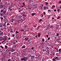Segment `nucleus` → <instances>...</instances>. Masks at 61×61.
<instances>
[{"label": "nucleus", "instance_id": "1", "mask_svg": "<svg viewBox=\"0 0 61 61\" xmlns=\"http://www.w3.org/2000/svg\"><path fill=\"white\" fill-rule=\"evenodd\" d=\"M27 59V58L25 57L23 58V59H21L22 61H25Z\"/></svg>", "mask_w": 61, "mask_h": 61}, {"label": "nucleus", "instance_id": "2", "mask_svg": "<svg viewBox=\"0 0 61 61\" xmlns=\"http://www.w3.org/2000/svg\"><path fill=\"white\" fill-rule=\"evenodd\" d=\"M59 32H57L56 34V36L57 37L58 36H59Z\"/></svg>", "mask_w": 61, "mask_h": 61}, {"label": "nucleus", "instance_id": "3", "mask_svg": "<svg viewBox=\"0 0 61 61\" xmlns=\"http://www.w3.org/2000/svg\"><path fill=\"white\" fill-rule=\"evenodd\" d=\"M15 50L13 49H12L10 50V51H11V52H13Z\"/></svg>", "mask_w": 61, "mask_h": 61}, {"label": "nucleus", "instance_id": "4", "mask_svg": "<svg viewBox=\"0 0 61 61\" xmlns=\"http://www.w3.org/2000/svg\"><path fill=\"white\" fill-rule=\"evenodd\" d=\"M0 6V8H2V7H3L4 6V5H1Z\"/></svg>", "mask_w": 61, "mask_h": 61}, {"label": "nucleus", "instance_id": "5", "mask_svg": "<svg viewBox=\"0 0 61 61\" xmlns=\"http://www.w3.org/2000/svg\"><path fill=\"white\" fill-rule=\"evenodd\" d=\"M3 13L4 14H5V13H6V11H3Z\"/></svg>", "mask_w": 61, "mask_h": 61}, {"label": "nucleus", "instance_id": "6", "mask_svg": "<svg viewBox=\"0 0 61 61\" xmlns=\"http://www.w3.org/2000/svg\"><path fill=\"white\" fill-rule=\"evenodd\" d=\"M39 27H40V26H39L37 28V29L38 30L39 29Z\"/></svg>", "mask_w": 61, "mask_h": 61}, {"label": "nucleus", "instance_id": "7", "mask_svg": "<svg viewBox=\"0 0 61 61\" xmlns=\"http://www.w3.org/2000/svg\"><path fill=\"white\" fill-rule=\"evenodd\" d=\"M49 49V47H46V49L47 50H48V49Z\"/></svg>", "mask_w": 61, "mask_h": 61}, {"label": "nucleus", "instance_id": "8", "mask_svg": "<svg viewBox=\"0 0 61 61\" xmlns=\"http://www.w3.org/2000/svg\"><path fill=\"white\" fill-rule=\"evenodd\" d=\"M3 26L4 27H6V25H5V24H4V25H3Z\"/></svg>", "mask_w": 61, "mask_h": 61}, {"label": "nucleus", "instance_id": "9", "mask_svg": "<svg viewBox=\"0 0 61 61\" xmlns=\"http://www.w3.org/2000/svg\"><path fill=\"white\" fill-rule=\"evenodd\" d=\"M47 53H48V54H49V53H50V51H47Z\"/></svg>", "mask_w": 61, "mask_h": 61}, {"label": "nucleus", "instance_id": "10", "mask_svg": "<svg viewBox=\"0 0 61 61\" xmlns=\"http://www.w3.org/2000/svg\"><path fill=\"white\" fill-rule=\"evenodd\" d=\"M3 26H2V25H1V24H0V27H3Z\"/></svg>", "mask_w": 61, "mask_h": 61}, {"label": "nucleus", "instance_id": "11", "mask_svg": "<svg viewBox=\"0 0 61 61\" xmlns=\"http://www.w3.org/2000/svg\"><path fill=\"white\" fill-rule=\"evenodd\" d=\"M14 19H12V20H11V22H13V21H14Z\"/></svg>", "mask_w": 61, "mask_h": 61}, {"label": "nucleus", "instance_id": "12", "mask_svg": "<svg viewBox=\"0 0 61 61\" xmlns=\"http://www.w3.org/2000/svg\"><path fill=\"white\" fill-rule=\"evenodd\" d=\"M0 19H1V20H3V17H1L0 18Z\"/></svg>", "mask_w": 61, "mask_h": 61}, {"label": "nucleus", "instance_id": "13", "mask_svg": "<svg viewBox=\"0 0 61 61\" xmlns=\"http://www.w3.org/2000/svg\"><path fill=\"white\" fill-rule=\"evenodd\" d=\"M24 28H26V25H25L24 26Z\"/></svg>", "mask_w": 61, "mask_h": 61}, {"label": "nucleus", "instance_id": "14", "mask_svg": "<svg viewBox=\"0 0 61 61\" xmlns=\"http://www.w3.org/2000/svg\"><path fill=\"white\" fill-rule=\"evenodd\" d=\"M4 11V10H1V12L2 13V12H3Z\"/></svg>", "mask_w": 61, "mask_h": 61}, {"label": "nucleus", "instance_id": "15", "mask_svg": "<svg viewBox=\"0 0 61 61\" xmlns=\"http://www.w3.org/2000/svg\"><path fill=\"white\" fill-rule=\"evenodd\" d=\"M3 34V32H2L0 33V35H1L2 34Z\"/></svg>", "mask_w": 61, "mask_h": 61}, {"label": "nucleus", "instance_id": "16", "mask_svg": "<svg viewBox=\"0 0 61 61\" xmlns=\"http://www.w3.org/2000/svg\"><path fill=\"white\" fill-rule=\"evenodd\" d=\"M49 12H51V10H48V12L49 13Z\"/></svg>", "mask_w": 61, "mask_h": 61}, {"label": "nucleus", "instance_id": "17", "mask_svg": "<svg viewBox=\"0 0 61 61\" xmlns=\"http://www.w3.org/2000/svg\"><path fill=\"white\" fill-rule=\"evenodd\" d=\"M35 15V14L34 13H33L32 14V16H33V15Z\"/></svg>", "mask_w": 61, "mask_h": 61}, {"label": "nucleus", "instance_id": "18", "mask_svg": "<svg viewBox=\"0 0 61 61\" xmlns=\"http://www.w3.org/2000/svg\"><path fill=\"white\" fill-rule=\"evenodd\" d=\"M12 37H14V36H15V34H13V35H12Z\"/></svg>", "mask_w": 61, "mask_h": 61}, {"label": "nucleus", "instance_id": "19", "mask_svg": "<svg viewBox=\"0 0 61 61\" xmlns=\"http://www.w3.org/2000/svg\"><path fill=\"white\" fill-rule=\"evenodd\" d=\"M0 14L1 15V16H2V15H3V13H0Z\"/></svg>", "mask_w": 61, "mask_h": 61}, {"label": "nucleus", "instance_id": "20", "mask_svg": "<svg viewBox=\"0 0 61 61\" xmlns=\"http://www.w3.org/2000/svg\"><path fill=\"white\" fill-rule=\"evenodd\" d=\"M45 3L46 4V5H47V4H48V3L47 2H46Z\"/></svg>", "mask_w": 61, "mask_h": 61}, {"label": "nucleus", "instance_id": "21", "mask_svg": "<svg viewBox=\"0 0 61 61\" xmlns=\"http://www.w3.org/2000/svg\"><path fill=\"white\" fill-rule=\"evenodd\" d=\"M5 47L6 49H7V46H5Z\"/></svg>", "mask_w": 61, "mask_h": 61}, {"label": "nucleus", "instance_id": "22", "mask_svg": "<svg viewBox=\"0 0 61 61\" xmlns=\"http://www.w3.org/2000/svg\"><path fill=\"white\" fill-rule=\"evenodd\" d=\"M60 18V17H58L57 18V19H59V18Z\"/></svg>", "mask_w": 61, "mask_h": 61}, {"label": "nucleus", "instance_id": "23", "mask_svg": "<svg viewBox=\"0 0 61 61\" xmlns=\"http://www.w3.org/2000/svg\"><path fill=\"white\" fill-rule=\"evenodd\" d=\"M20 15H23V12L22 13H20Z\"/></svg>", "mask_w": 61, "mask_h": 61}, {"label": "nucleus", "instance_id": "24", "mask_svg": "<svg viewBox=\"0 0 61 61\" xmlns=\"http://www.w3.org/2000/svg\"><path fill=\"white\" fill-rule=\"evenodd\" d=\"M16 33H19V32H18L17 31H16Z\"/></svg>", "mask_w": 61, "mask_h": 61}, {"label": "nucleus", "instance_id": "25", "mask_svg": "<svg viewBox=\"0 0 61 61\" xmlns=\"http://www.w3.org/2000/svg\"><path fill=\"white\" fill-rule=\"evenodd\" d=\"M46 9H48V7H46Z\"/></svg>", "mask_w": 61, "mask_h": 61}, {"label": "nucleus", "instance_id": "26", "mask_svg": "<svg viewBox=\"0 0 61 61\" xmlns=\"http://www.w3.org/2000/svg\"><path fill=\"white\" fill-rule=\"evenodd\" d=\"M60 10V9H57V11H58V12H59V11Z\"/></svg>", "mask_w": 61, "mask_h": 61}, {"label": "nucleus", "instance_id": "27", "mask_svg": "<svg viewBox=\"0 0 61 61\" xmlns=\"http://www.w3.org/2000/svg\"><path fill=\"white\" fill-rule=\"evenodd\" d=\"M13 44H15V42H14L13 43Z\"/></svg>", "mask_w": 61, "mask_h": 61}, {"label": "nucleus", "instance_id": "28", "mask_svg": "<svg viewBox=\"0 0 61 61\" xmlns=\"http://www.w3.org/2000/svg\"><path fill=\"white\" fill-rule=\"evenodd\" d=\"M4 18H5V19H6V17L5 16L4 17Z\"/></svg>", "mask_w": 61, "mask_h": 61}, {"label": "nucleus", "instance_id": "29", "mask_svg": "<svg viewBox=\"0 0 61 61\" xmlns=\"http://www.w3.org/2000/svg\"><path fill=\"white\" fill-rule=\"evenodd\" d=\"M38 36L39 37H40V35H39V33H38Z\"/></svg>", "mask_w": 61, "mask_h": 61}, {"label": "nucleus", "instance_id": "30", "mask_svg": "<svg viewBox=\"0 0 61 61\" xmlns=\"http://www.w3.org/2000/svg\"><path fill=\"white\" fill-rule=\"evenodd\" d=\"M61 51V49H59V52H60V51Z\"/></svg>", "mask_w": 61, "mask_h": 61}, {"label": "nucleus", "instance_id": "31", "mask_svg": "<svg viewBox=\"0 0 61 61\" xmlns=\"http://www.w3.org/2000/svg\"><path fill=\"white\" fill-rule=\"evenodd\" d=\"M44 40V39H42V41H43V42H44V41H45Z\"/></svg>", "mask_w": 61, "mask_h": 61}, {"label": "nucleus", "instance_id": "32", "mask_svg": "<svg viewBox=\"0 0 61 61\" xmlns=\"http://www.w3.org/2000/svg\"><path fill=\"white\" fill-rule=\"evenodd\" d=\"M53 61H55V59H54V58H53Z\"/></svg>", "mask_w": 61, "mask_h": 61}, {"label": "nucleus", "instance_id": "33", "mask_svg": "<svg viewBox=\"0 0 61 61\" xmlns=\"http://www.w3.org/2000/svg\"><path fill=\"white\" fill-rule=\"evenodd\" d=\"M5 41H2L1 42V43H3V42H5Z\"/></svg>", "mask_w": 61, "mask_h": 61}, {"label": "nucleus", "instance_id": "34", "mask_svg": "<svg viewBox=\"0 0 61 61\" xmlns=\"http://www.w3.org/2000/svg\"><path fill=\"white\" fill-rule=\"evenodd\" d=\"M4 28H5V29H6V27H4Z\"/></svg>", "mask_w": 61, "mask_h": 61}, {"label": "nucleus", "instance_id": "35", "mask_svg": "<svg viewBox=\"0 0 61 61\" xmlns=\"http://www.w3.org/2000/svg\"><path fill=\"white\" fill-rule=\"evenodd\" d=\"M44 15H46V12H44Z\"/></svg>", "mask_w": 61, "mask_h": 61}, {"label": "nucleus", "instance_id": "36", "mask_svg": "<svg viewBox=\"0 0 61 61\" xmlns=\"http://www.w3.org/2000/svg\"><path fill=\"white\" fill-rule=\"evenodd\" d=\"M36 59H38V57H36Z\"/></svg>", "mask_w": 61, "mask_h": 61}, {"label": "nucleus", "instance_id": "37", "mask_svg": "<svg viewBox=\"0 0 61 61\" xmlns=\"http://www.w3.org/2000/svg\"><path fill=\"white\" fill-rule=\"evenodd\" d=\"M54 11H55V12H56V10L55 9L54 10Z\"/></svg>", "mask_w": 61, "mask_h": 61}, {"label": "nucleus", "instance_id": "38", "mask_svg": "<svg viewBox=\"0 0 61 61\" xmlns=\"http://www.w3.org/2000/svg\"><path fill=\"white\" fill-rule=\"evenodd\" d=\"M46 36H47V38H48V35H47Z\"/></svg>", "mask_w": 61, "mask_h": 61}, {"label": "nucleus", "instance_id": "39", "mask_svg": "<svg viewBox=\"0 0 61 61\" xmlns=\"http://www.w3.org/2000/svg\"><path fill=\"white\" fill-rule=\"evenodd\" d=\"M50 37H48V40H50Z\"/></svg>", "mask_w": 61, "mask_h": 61}, {"label": "nucleus", "instance_id": "40", "mask_svg": "<svg viewBox=\"0 0 61 61\" xmlns=\"http://www.w3.org/2000/svg\"><path fill=\"white\" fill-rule=\"evenodd\" d=\"M25 12H23V15H25Z\"/></svg>", "mask_w": 61, "mask_h": 61}, {"label": "nucleus", "instance_id": "41", "mask_svg": "<svg viewBox=\"0 0 61 61\" xmlns=\"http://www.w3.org/2000/svg\"><path fill=\"white\" fill-rule=\"evenodd\" d=\"M48 28H49V27H48L46 29V30H47V29H48Z\"/></svg>", "mask_w": 61, "mask_h": 61}, {"label": "nucleus", "instance_id": "42", "mask_svg": "<svg viewBox=\"0 0 61 61\" xmlns=\"http://www.w3.org/2000/svg\"><path fill=\"white\" fill-rule=\"evenodd\" d=\"M43 52H45V49H43Z\"/></svg>", "mask_w": 61, "mask_h": 61}, {"label": "nucleus", "instance_id": "43", "mask_svg": "<svg viewBox=\"0 0 61 61\" xmlns=\"http://www.w3.org/2000/svg\"><path fill=\"white\" fill-rule=\"evenodd\" d=\"M56 50H57V52H58V49H56Z\"/></svg>", "mask_w": 61, "mask_h": 61}, {"label": "nucleus", "instance_id": "44", "mask_svg": "<svg viewBox=\"0 0 61 61\" xmlns=\"http://www.w3.org/2000/svg\"><path fill=\"white\" fill-rule=\"evenodd\" d=\"M34 49V47L31 48V49Z\"/></svg>", "mask_w": 61, "mask_h": 61}, {"label": "nucleus", "instance_id": "45", "mask_svg": "<svg viewBox=\"0 0 61 61\" xmlns=\"http://www.w3.org/2000/svg\"><path fill=\"white\" fill-rule=\"evenodd\" d=\"M10 10V11H12V9H11Z\"/></svg>", "mask_w": 61, "mask_h": 61}, {"label": "nucleus", "instance_id": "46", "mask_svg": "<svg viewBox=\"0 0 61 61\" xmlns=\"http://www.w3.org/2000/svg\"><path fill=\"white\" fill-rule=\"evenodd\" d=\"M56 59H57V58H58V57H56Z\"/></svg>", "mask_w": 61, "mask_h": 61}, {"label": "nucleus", "instance_id": "47", "mask_svg": "<svg viewBox=\"0 0 61 61\" xmlns=\"http://www.w3.org/2000/svg\"><path fill=\"white\" fill-rule=\"evenodd\" d=\"M9 25V23H8L7 24V25Z\"/></svg>", "mask_w": 61, "mask_h": 61}, {"label": "nucleus", "instance_id": "48", "mask_svg": "<svg viewBox=\"0 0 61 61\" xmlns=\"http://www.w3.org/2000/svg\"><path fill=\"white\" fill-rule=\"evenodd\" d=\"M43 8H46V7H43Z\"/></svg>", "mask_w": 61, "mask_h": 61}, {"label": "nucleus", "instance_id": "49", "mask_svg": "<svg viewBox=\"0 0 61 61\" xmlns=\"http://www.w3.org/2000/svg\"><path fill=\"white\" fill-rule=\"evenodd\" d=\"M8 61H10V59H9L8 60Z\"/></svg>", "mask_w": 61, "mask_h": 61}, {"label": "nucleus", "instance_id": "50", "mask_svg": "<svg viewBox=\"0 0 61 61\" xmlns=\"http://www.w3.org/2000/svg\"><path fill=\"white\" fill-rule=\"evenodd\" d=\"M28 38H27V39L26 40V41H27V40H28Z\"/></svg>", "mask_w": 61, "mask_h": 61}, {"label": "nucleus", "instance_id": "51", "mask_svg": "<svg viewBox=\"0 0 61 61\" xmlns=\"http://www.w3.org/2000/svg\"><path fill=\"white\" fill-rule=\"evenodd\" d=\"M10 9V8H8V9H9V10H10V9Z\"/></svg>", "mask_w": 61, "mask_h": 61}, {"label": "nucleus", "instance_id": "52", "mask_svg": "<svg viewBox=\"0 0 61 61\" xmlns=\"http://www.w3.org/2000/svg\"><path fill=\"white\" fill-rule=\"evenodd\" d=\"M60 9H61V5L60 6Z\"/></svg>", "mask_w": 61, "mask_h": 61}, {"label": "nucleus", "instance_id": "53", "mask_svg": "<svg viewBox=\"0 0 61 61\" xmlns=\"http://www.w3.org/2000/svg\"><path fill=\"white\" fill-rule=\"evenodd\" d=\"M23 5H25V3H23Z\"/></svg>", "mask_w": 61, "mask_h": 61}, {"label": "nucleus", "instance_id": "54", "mask_svg": "<svg viewBox=\"0 0 61 61\" xmlns=\"http://www.w3.org/2000/svg\"><path fill=\"white\" fill-rule=\"evenodd\" d=\"M51 46L52 48H53V46Z\"/></svg>", "mask_w": 61, "mask_h": 61}, {"label": "nucleus", "instance_id": "55", "mask_svg": "<svg viewBox=\"0 0 61 61\" xmlns=\"http://www.w3.org/2000/svg\"><path fill=\"white\" fill-rule=\"evenodd\" d=\"M26 31H27H27H28V30H25V32H26Z\"/></svg>", "mask_w": 61, "mask_h": 61}, {"label": "nucleus", "instance_id": "56", "mask_svg": "<svg viewBox=\"0 0 61 61\" xmlns=\"http://www.w3.org/2000/svg\"><path fill=\"white\" fill-rule=\"evenodd\" d=\"M53 7H55V5H53Z\"/></svg>", "mask_w": 61, "mask_h": 61}, {"label": "nucleus", "instance_id": "57", "mask_svg": "<svg viewBox=\"0 0 61 61\" xmlns=\"http://www.w3.org/2000/svg\"><path fill=\"white\" fill-rule=\"evenodd\" d=\"M40 21H42V19H41L40 20Z\"/></svg>", "mask_w": 61, "mask_h": 61}, {"label": "nucleus", "instance_id": "58", "mask_svg": "<svg viewBox=\"0 0 61 61\" xmlns=\"http://www.w3.org/2000/svg\"><path fill=\"white\" fill-rule=\"evenodd\" d=\"M0 46V47H2V46Z\"/></svg>", "mask_w": 61, "mask_h": 61}, {"label": "nucleus", "instance_id": "59", "mask_svg": "<svg viewBox=\"0 0 61 61\" xmlns=\"http://www.w3.org/2000/svg\"><path fill=\"white\" fill-rule=\"evenodd\" d=\"M52 19H54V18H52Z\"/></svg>", "mask_w": 61, "mask_h": 61}, {"label": "nucleus", "instance_id": "60", "mask_svg": "<svg viewBox=\"0 0 61 61\" xmlns=\"http://www.w3.org/2000/svg\"><path fill=\"white\" fill-rule=\"evenodd\" d=\"M24 31V30H21V31Z\"/></svg>", "mask_w": 61, "mask_h": 61}, {"label": "nucleus", "instance_id": "61", "mask_svg": "<svg viewBox=\"0 0 61 61\" xmlns=\"http://www.w3.org/2000/svg\"><path fill=\"white\" fill-rule=\"evenodd\" d=\"M29 41H30V40H28V42H29Z\"/></svg>", "mask_w": 61, "mask_h": 61}, {"label": "nucleus", "instance_id": "62", "mask_svg": "<svg viewBox=\"0 0 61 61\" xmlns=\"http://www.w3.org/2000/svg\"><path fill=\"white\" fill-rule=\"evenodd\" d=\"M20 8H18V9H19V10H20Z\"/></svg>", "mask_w": 61, "mask_h": 61}, {"label": "nucleus", "instance_id": "63", "mask_svg": "<svg viewBox=\"0 0 61 61\" xmlns=\"http://www.w3.org/2000/svg\"><path fill=\"white\" fill-rule=\"evenodd\" d=\"M20 11H20V10H19V12H20Z\"/></svg>", "mask_w": 61, "mask_h": 61}, {"label": "nucleus", "instance_id": "64", "mask_svg": "<svg viewBox=\"0 0 61 61\" xmlns=\"http://www.w3.org/2000/svg\"><path fill=\"white\" fill-rule=\"evenodd\" d=\"M25 47H23V48H25Z\"/></svg>", "mask_w": 61, "mask_h": 61}]
</instances>
